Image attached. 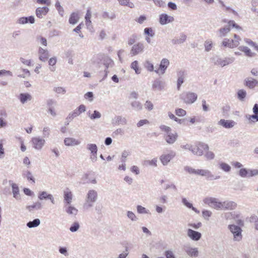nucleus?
Instances as JSON below:
<instances>
[{"instance_id":"7c9ffc66","label":"nucleus","mask_w":258,"mask_h":258,"mask_svg":"<svg viewBox=\"0 0 258 258\" xmlns=\"http://www.w3.org/2000/svg\"><path fill=\"white\" fill-rule=\"evenodd\" d=\"M64 203L65 205H71L73 198V194L71 191H64Z\"/></svg>"},{"instance_id":"f704fd0d","label":"nucleus","mask_w":258,"mask_h":258,"mask_svg":"<svg viewBox=\"0 0 258 258\" xmlns=\"http://www.w3.org/2000/svg\"><path fill=\"white\" fill-rule=\"evenodd\" d=\"M79 20V16L78 13H72L69 18V22L72 25L76 24Z\"/></svg>"},{"instance_id":"bf43d9fd","label":"nucleus","mask_w":258,"mask_h":258,"mask_svg":"<svg viewBox=\"0 0 258 258\" xmlns=\"http://www.w3.org/2000/svg\"><path fill=\"white\" fill-rule=\"evenodd\" d=\"M80 114H69V115L66 118L64 122V125L67 126L69 125L70 122L75 117L79 115Z\"/></svg>"},{"instance_id":"5fc2aeb1","label":"nucleus","mask_w":258,"mask_h":258,"mask_svg":"<svg viewBox=\"0 0 258 258\" xmlns=\"http://www.w3.org/2000/svg\"><path fill=\"white\" fill-rule=\"evenodd\" d=\"M138 64V61H137V60L134 61L131 63V67L132 69H133V70H134L135 71V72L137 74H140L141 73V71L139 69Z\"/></svg>"},{"instance_id":"69168bd1","label":"nucleus","mask_w":258,"mask_h":258,"mask_svg":"<svg viewBox=\"0 0 258 258\" xmlns=\"http://www.w3.org/2000/svg\"><path fill=\"white\" fill-rule=\"evenodd\" d=\"M130 154V152L127 151L126 150L123 151L121 154V158L120 159V161L121 163H124L126 162V158Z\"/></svg>"},{"instance_id":"603ef678","label":"nucleus","mask_w":258,"mask_h":258,"mask_svg":"<svg viewBox=\"0 0 258 258\" xmlns=\"http://www.w3.org/2000/svg\"><path fill=\"white\" fill-rule=\"evenodd\" d=\"M157 160L156 158H154L151 160H145L144 161V165L146 166H157Z\"/></svg>"},{"instance_id":"2eb2a0df","label":"nucleus","mask_w":258,"mask_h":258,"mask_svg":"<svg viewBox=\"0 0 258 258\" xmlns=\"http://www.w3.org/2000/svg\"><path fill=\"white\" fill-rule=\"evenodd\" d=\"M243 84L250 89H253L258 86V81L252 77H247L244 80Z\"/></svg>"},{"instance_id":"f8f14e48","label":"nucleus","mask_w":258,"mask_h":258,"mask_svg":"<svg viewBox=\"0 0 258 258\" xmlns=\"http://www.w3.org/2000/svg\"><path fill=\"white\" fill-rule=\"evenodd\" d=\"M197 175H200L203 176H206L208 180L217 179L220 178V176L216 177L207 169H197Z\"/></svg>"},{"instance_id":"c03bdc74","label":"nucleus","mask_w":258,"mask_h":258,"mask_svg":"<svg viewBox=\"0 0 258 258\" xmlns=\"http://www.w3.org/2000/svg\"><path fill=\"white\" fill-rule=\"evenodd\" d=\"M91 17V12L90 9H88L87 11V13L85 17L86 20V24L87 27H88L91 23V21H90Z\"/></svg>"},{"instance_id":"20e7f679","label":"nucleus","mask_w":258,"mask_h":258,"mask_svg":"<svg viewBox=\"0 0 258 258\" xmlns=\"http://www.w3.org/2000/svg\"><path fill=\"white\" fill-rule=\"evenodd\" d=\"M209 146L204 143L200 142L196 145H192L191 152L198 156L204 154L203 150H209Z\"/></svg>"},{"instance_id":"8fccbe9b","label":"nucleus","mask_w":258,"mask_h":258,"mask_svg":"<svg viewBox=\"0 0 258 258\" xmlns=\"http://www.w3.org/2000/svg\"><path fill=\"white\" fill-rule=\"evenodd\" d=\"M169 60L168 59H162V75L165 73V71L169 65Z\"/></svg>"},{"instance_id":"c9c22d12","label":"nucleus","mask_w":258,"mask_h":258,"mask_svg":"<svg viewBox=\"0 0 258 258\" xmlns=\"http://www.w3.org/2000/svg\"><path fill=\"white\" fill-rule=\"evenodd\" d=\"M22 176L24 178H26L28 181H31L32 183H35V179L30 171H23Z\"/></svg>"},{"instance_id":"c85d7f7f","label":"nucleus","mask_w":258,"mask_h":258,"mask_svg":"<svg viewBox=\"0 0 258 258\" xmlns=\"http://www.w3.org/2000/svg\"><path fill=\"white\" fill-rule=\"evenodd\" d=\"M42 208V205L41 202L37 201L31 205L27 206L26 209L30 212H32L34 210H39Z\"/></svg>"},{"instance_id":"052dcab7","label":"nucleus","mask_w":258,"mask_h":258,"mask_svg":"<svg viewBox=\"0 0 258 258\" xmlns=\"http://www.w3.org/2000/svg\"><path fill=\"white\" fill-rule=\"evenodd\" d=\"M207 151L205 154V157L208 160H211L214 159L215 158V154L212 151H209L208 150H207Z\"/></svg>"},{"instance_id":"bb28decb","label":"nucleus","mask_w":258,"mask_h":258,"mask_svg":"<svg viewBox=\"0 0 258 258\" xmlns=\"http://www.w3.org/2000/svg\"><path fill=\"white\" fill-rule=\"evenodd\" d=\"M39 56V58L42 61H46L49 57V52L47 50L39 47L38 51Z\"/></svg>"},{"instance_id":"37998d69","label":"nucleus","mask_w":258,"mask_h":258,"mask_svg":"<svg viewBox=\"0 0 258 258\" xmlns=\"http://www.w3.org/2000/svg\"><path fill=\"white\" fill-rule=\"evenodd\" d=\"M152 88L153 90H161V81L160 78L154 81L152 85Z\"/></svg>"},{"instance_id":"de8ad7c7","label":"nucleus","mask_w":258,"mask_h":258,"mask_svg":"<svg viewBox=\"0 0 258 258\" xmlns=\"http://www.w3.org/2000/svg\"><path fill=\"white\" fill-rule=\"evenodd\" d=\"M80 226L78 222H74L71 227H70V230L72 232H75L77 231Z\"/></svg>"},{"instance_id":"a211bd4d","label":"nucleus","mask_w":258,"mask_h":258,"mask_svg":"<svg viewBox=\"0 0 258 258\" xmlns=\"http://www.w3.org/2000/svg\"><path fill=\"white\" fill-rule=\"evenodd\" d=\"M16 23L19 24L24 25L26 24H34L35 23V18L33 16H30L28 17H22L19 18Z\"/></svg>"},{"instance_id":"c756f323","label":"nucleus","mask_w":258,"mask_h":258,"mask_svg":"<svg viewBox=\"0 0 258 258\" xmlns=\"http://www.w3.org/2000/svg\"><path fill=\"white\" fill-rule=\"evenodd\" d=\"M81 142L73 138H66L64 140V144L67 146L78 145Z\"/></svg>"},{"instance_id":"4d7b16f0","label":"nucleus","mask_w":258,"mask_h":258,"mask_svg":"<svg viewBox=\"0 0 258 258\" xmlns=\"http://www.w3.org/2000/svg\"><path fill=\"white\" fill-rule=\"evenodd\" d=\"M249 171L246 168H241L239 171V175L242 177H248Z\"/></svg>"},{"instance_id":"b1692460","label":"nucleus","mask_w":258,"mask_h":258,"mask_svg":"<svg viewBox=\"0 0 258 258\" xmlns=\"http://www.w3.org/2000/svg\"><path fill=\"white\" fill-rule=\"evenodd\" d=\"M113 126L117 125H125L127 123V120L125 118L122 117L121 116H115L112 120L111 122Z\"/></svg>"},{"instance_id":"1a4fd4ad","label":"nucleus","mask_w":258,"mask_h":258,"mask_svg":"<svg viewBox=\"0 0 258 258\" xmlns=\"http://www.w3.org/2000/svg\"><path fill=\"white\" fill-rule=\"evenodd\" d=\"M229 228L230 231L233 233L234 239L236 241H239L242 238V230L240 227L235 225H229Z\"/></svg>"},{"instance_id":"72a5a7b5","label":"nucleus","mask_w":258,"mask_h":258,"mask_svg":"<svg viewBox=\"0 0 258 258\" xmlns=\"http://www.w3.org/2000/svg\"><path fill=\"white\" fill-rule=\"evenodd\" d=\"M238 49L240 51L243 52L247 56L253 57L255 55V53L252 52L250 49L246 46H240L238 48Z\"/></svg>"},{"instance_id":"393cba45","label":"nucleus","mask_w":258,"mask_h":258,"mask_svg":"<svg viewBox=\"0 0 258 258\" xmlns=\"http://www.w3.org/2000/svg\"><path fill=\"white\" fill-rule=\"evenodd\" d=\"M186 35L181 33L180 34L179 37H175L171 40V42L173 44H180L184 43L186 40Z\"/></svg>"},{"instance_id":"09e8293b","label":"nucleus","mask_w":258,"mask_h":258,"mask_svg":"<svg viewBox=\"0 0 258 258\" xmlns=\"http://www.w3.org/2000/svg\"><path fill=\"white\" fill-rule=\"evenodd\" d=\"M244 40L246 44L254 47L256 50L258 51V45L255 42L248 38H245Z\"/></svg>"},{"instance_id":"864d4df0","label":"nucleus","mask_w":258,"mask_h":258,"mask_svg":"<svg viewBox=\"0 0 258 258\" xmlns=\"http://www.w3.org/2000/svg\"><path fill=\"white\" fill-rule=\"evenodd\" d=\"M144 34L150 37H153L155 35V33L151 27H147L144 29Z\"/></svg>"},{"instance_id":"6ab92c4d","label":"nucleus","mask_w":258,"mask_h":258,"mask_svg":"<svg viewBox=\"0 0 258 258\" xmlns=\"http://www.w3.org/2000/svg\"><path fill=\"white\" fill-rule=\"evenodd\" d=\"M239 44L238 40H230L225 38L222 42V45L229 48H234L237 47Z\"/></svg>"},{"instance_id":"774afa93","label":"nucleus","mask_w":258,"mask_h":258,"mask_svg":"<svg viewBox=\"0 0 258 258\" xmlns=\"http://www.w3.org/2000/svg\"><path fill=\"white\" fill-rule=\"evenodd\" d=\"M165 256L166 258H175V256L171 250H168L165 252Z\"/></svg>"},{"instance_id":"4468645a","label":"nucleus","mask_w":258,"mask_h":258,"mask_svg":"<svg viewBox=\"0 0 258 258\" xmlns=\"http://www.w3.org/2000/svg\"><path fill=\"white\" fill-rule=\"evenodd\" d=\"M103 64L104 66H105V69L104 70V76L102 79V80H104L106 78L107 76V75H108V69L109 68V67H113V66H114V62L109 57H105L103 58Z\"/></svg>"},{"instance_id":"a878e982","label":"nucleus","mask_w":258,"mask_h":258,"mask_svg":"<svg viewBox=\"0 0 258 258\" xmlns=\"http://www.w3.org/2000/svg\"><path fill=\"white\" fill-rule=\"evenodd\" d=\"M49 10L47 7H39L36 10V15L39 18H42L43 16L46 15Z\"/></svg>"},{"instance_id":"f257e3e1","label":"nucleus","mask_w":258,"mask_h":258,"mask_svg":"<svg viewBox=\"0 0 258 258\" xmlns=\"http://www.w3.org/2000/svg\"><path fill=\"white\" fill-rule=\"evenodd\" d=\"M162 131L165 133L164 138L168 144H172L176 141L177 134L175 132L172 131L170 127L162 125Z\"/></svg>"},{"instance_id":"0e129e2a","label":"nucleus","mask_w":258,"mask_h":258,"mask_svg":"<svg viewBox=\"0 0 258 258\" xmlns=\"http://www.w3.org/2000/svg\"><path fill=\"white\" fill-rule=\"evenodd\" d=\"M137 211L139 214H147L149 210L141 205H138L137 207Z\"/></svg>"},{"instance_id":"e2e57ef3","label":"nucleus","mask_w":258,"mask_h":258,"mask_svg":"<svg viewBox=\"0 0 258 258\" xmlns=\"http://www.w3.org/2000/svg\"><path fill=\"white\" fill-rule=\"evenodd\" d=\"M137 39V35L136 34H133L128 39L127 43L129 45H133Z\"/></svg>"},{"instance_id":"dca6fc26","label":"nucleus","mask_w":258,"mask_h":258,"mask_svg":"<svg viewBox=\"0 0 258 258\" xmlns=\"http://www.w3.org/2000/svg\"><path fill=\"white\" fill-rule=\"evenodd\" d=\"M38 198L40 200H50L52 204H55L54 199L52 195L48 194L45 191H40L38 193Z\"/></svg>"},{"instance_id":"ea45409f","label":"nucleus","mask_w":258,"mask_h":258,"mask_svg":"<svg viewBox=\"0 0 258 258\" xmlns=\"http://www.w3.org/2000/svg\"><path fill=\"white\" fill-rule=\"evenodd\" d=\"M86 148L90 151V154L97 153L98 148L95 144H88Z\"/></svg>"},{"instance_id":"aec40b11","label":"nucleus","mask_w":258,"mask_h":258,"mask_svg":"<svg viewBox=\"0 0 258 258\" xmlns=\"http://www.w3.org/2000/svg\"><path fill=\"white\" fill-rule=\"evenodd\" d=\"M187 236L192 240L198 241L202 237V234L199 232L188 229L187 231Z\"/></svg>"},{"instance_id":"79ce46f5","label":"nucleus","mask_w":258,"mask_h":258,"mask_svg":"<svg viewBox=\"0 0 258 258\" xmlns=\"http://www.w3.org/2000/svg\"><path fill=\"white\" fill-rule=\"evenodd\" d=\"M237 94L238 99L243 101L246 97V92L243 89H240L238 91Z\"/></svg>"},{"instance_id":"cd10ccee","label":"nucleus","mask_w":258,"mask_h":258,"mask_svg":"<svg viewBox=\"0 0 258 258\" xmlns=\"http://www.w3.org/2000/svg\"><path fill=\"white\" fill-rule=\"evenodd\" d=\"M97 192L94 189H91L88 191L87 195V199L88 201L92 203H94L96 201L97 199Z\"/></svg>"},{"instance_id":"3c124183","label":"nucleus","mask_w":258,"mask_h":258,"mask_svg":"<svg viewBox=\"0 0 258 258\" xmlns=\"http://www.w3.org/2000/svg\"><path fill=\"white\" fill-rule=\"evenodd\" d=\"M131 106L137 110H139L142 108V104L138 101H134L131 103Z\"/></svg>"},{"instance_id":"a18cd8bd","label":"nucleus","mask_w":258,"mask_h":258,"mask_svg":"<svg viewBox=\"0 0 258 258\" xmlns=\"http://www.w3.org/2000/svg\"><path fill=\"white\" fill-rule=\"evenodd\" d=\"M204 46H205V50L206 52L210 51L213 47L212 41L211 40H206L205 42Z\"/></svg>"},{"instance_id":"6e6552de","label":"nucleus","mask_w":258,"mask_h":258,"mask_svg":"<svg viewBox=\"0 0 258 258\" xmlns=\"http://www.w3.org/2000/svg\"><path fill=\"white\" fill-rule=\"evenodd\" d=\"M177 74V89L179 91L182 84L184 83L187 75V72L183 69H178L176 71Z\"/></svg>"},{"instance_id":"e433bc0d","label":"nucleus","mask_w":258,"mask_h":258,"mask_svg":"<svg viewBox=\"0 0 258 258\" xmlns=\"http://www.w3.org/2000/svg\"><path fill=\"white\" fill-rule=\"evenodd\" d=\"M102 17L104 19H109L112 20L116 18V15L114 12H111L110 13L104 11L102 14Z\"/></svg>"},{"instance_id":"5701e85b","label":"nucleus","mask_w":258,"mask_h":258,"mask_svg":"<svg viewBox=\"0 0 258 258\" xmlns=\"http://www.w3.org/2000/svg\"><path fill=\"white\" fill-rule=\"evenodd\" d=\"M9 183L12 188L13 197L16 200H20V190L18 185L16 183H13L12 180H10Z\"/></svg>"},{"instance_id":"39448f33","label":"nucleus","mask_w":258,"mask_h":258,"mask_svg":"<svg viewBox=\"0 0 258 258\" xmlns=\"http://www.w3.org/2000/svg\"><path fill=\"white\" fill-rule=\"evenodd\" d=\"M95 173L92 171L85 173L81 179L80 183L85 184L87 183L96 184L97 181L95 177Z\"/></svg>"},{"instance_id":"9b49d317","label":"nucleus","mask_w":258,"mask_h":258,"mask_svg":"<svg viewBox=\"0 0 258 258\" xmlns=\"http://www.w3.org/2000/svg\"><path fill=\"white\" fill-rule=\"evenodd\" d=\"M33 147L36 150H41L45 143L44 139L40 137H33L31 139Z\"/></svg>"},{"instance_id":"4be33fe9","label":"nucleus","mask_w":258,"mask_h":258,"mask_svg":"<svg viewBox=\"0 0 258 258\" xmlns=\"http://www.w3.org/2000/svg\"><path fill=\"white\" fill-rule=\"evenodd\" d=\"M237 207V204L233 201H226L222 202V210H232Z\"/></svg>"},{"instance_id":"412c9836","label":"nucleus","mask_w":258,"mask_h":258,"mask_svg":"<svg viewBox=\"0 0 258 258\" xmlns=\"http://www.w3.org/2000/svg\"><path fill=\"white\" fill-rule=\"evenodd\" d=\"M236 122L232 120H225L221 119L218 121V124L226 128H231L235 124Z\"/></svg>"},{"instance_id":"9d476101","label":"nucleus","mask_w":258,"mask_h":258,"mask_svg":"<svg viewBox=\"0 0 258 258\" xmlns=\"http://www.w3.org/2000/svg\"><path fill=\"white\" fill-rule=\"evenodd\" d=\"M183 250L190 257H198L199 255L198 248L191 247L189 244H185L183 247Z\"/></svg>"},{"instance_id":"680f3d73","label":"nucleus","mask_w":258,"mask_h":258,"mask_svg":"<svg viewBox=\"0 0 258 258\" xmlns=\"http://www.w3.org/2000/svg\"><path fill=\"white\" fill-rule=\"evenodd\" d=\"M121 245L125 248V250L126 252L133 247V244L126 241L122 242Z\"/></svg>"},{"instance_id":"ddd939ff","label":"nucleus","mask_w":258,"mask_h":258,"mask_svg":"<svg viewBox=\"0 0 258 258\" xmlns=\"http://www.w3.org/2000/svg\"><path fill=\"white\" fill-rule=\"evenodd\" d=\"M144 49V45L141 42L134 44L131 50L130 53L132 56L136 55L143 52Z\"/></svg>"},{"instance_id":"49530a36","label":"nucleus","mask_w":258,"mask_h":258,"mask_svg":"<svg viewBox=\"0 0 258 258\" xmlns=\"http://www.w3.org/2000/svg\"><path fill=\"white\" fill-rule=\"evenodd\" d=\"M119 4L121 6H127L131 8L134 7V5L132 3H130V0H117Z\"/></svg>"},{"instance_id":"f3484780","label":"nucleus","mask_w":258,"mask_h":258,"mask_svg":"<svg viewBox=\"0 0 258 258\" xmlns=\"http://www.w3.org/2000/svg\"><path fill=\"white\" fill-rule=\"evenodd\" d=\"M175 154L174 151L171 150L162 155V165H166L175 157Z\"/></svg>"},{"instance_id":"423d86ee","label":"nucleus","mask_w":258,"mask_h":258,"mask_svg":"<svg viewBox=\"0 0 258 258\" xmlns=\"http://www.w3.org/2000/svg\"><path fill=\"white\" fill-rule=\"evenodd\" d=\"M205 204L217 210H222V202L215 198H207L204 200Z\"/></svg>"},{"instance_id":"a19ab883","label":"nucleus","mask_w":258,"mask_h":258,"mask_svg":"<svg viewBox=\"0 0 258 258\" xmlns=\"http://www.w3.org/2000/svg\"><path fill=\"white\" fill-rule=\"evenodd\" d=\"M219 165L220 168L225 172H228L231 170L230 166L225 162H221Z\"/></svg>"},{"instance_id":"2f4dec72","label":"nucleus","mask_w":258,"mask_h":258,"mask_svg":"<svg viewBox=\"0 0 258 258\" xmlns=\"http://www.w3.org/2000/svg\"><path fill=\"white\" fill-rule=\"evenodd\" d=\"M64 208H65V211L66 213H67L69 215H76L78 214V210L74 207L69 205H65L64 206Z\"/></svg>"},{"instance_id":"f03ea898","label":"nucleus","mask_w":258,"mask_h":258,"mask_svg":"<svg viewBox=\"0 0 258 258\" xmlns=\"http://www.w3.org/2000/svg\"><path fill=\"white\" fill-rule=\"evenodd\" d=\"M211 60L215 65L223 67L232 63L234 61V58L233 57L221 58L219 56H216L211 58Z\"/></svg>"},{"instance_id":"338daca9","label":"nucleus","mask_w":258,"mask_h":258,"mask_svg":"<svg viewBox=\"0 0 258 258\" xmlns=\"http://www.w3.org/2000/svg\"><path fill=\"white\" fill-rule=\"evenodd\" d=\"M54 103V101L52 99H49L47 101V105L48 106V111L50 113H54V109L52 107V104Z\"/></svg>"},{"instance_id":"13d9d810","label":"nucleus","mask_w":258,"mask_h":258,"mask_svg":"<svg viewBox=\"0 0 258 258\" xmlns=\"http://www.w3.org/2000/svg\"><path fill=\"white\" fill-rule=\"evenodd\" d=\"M55 7L56 9H57V10L58 11L59 14L61 16H63L64 10H63V8L60 6V3L58 1H56V3L55 4Z\"/></svg>"},{"instance_id":"7ed1b4c3","label":"nucleus","mask_w":258,"mask_h":258,"mask_svg":"<svg viewBox=\"0 0 258 258\" xmlns=\"http://www.w3.org/2000/svg\"><path fill=\"white\" fill-rule=\"evenodd\" d=\"M180 99L186 104H192L198 98L196 93L190 91L183 92L180 95Z\"/></svg>"},{"instance_id":"6e6d98bb","label":"nucleus","mask_w":258,"mask_h":258,"mask_svg":"<svg viewBox=\"0 0 258 258\" xmlns=\"http://www.w3.org/2000/svg\"><path fill=\"white\" fill-rule=\"evenodd\" d=\"M246 118L253 122L258 121V114H253L252 115H246Z\"/></svg>"},{"instance_id":"4c0bfd02","label":"nucleus","mask_w":258,"mask_h":258,"mask_svg":"<svg viewBox=\"0 0 258 258\" xmlns=\"http://www.w3.org/2000/svg\"><path fill=\"white\" fill-rule=\"evenodd\" d=\"M40 224V220L36 218L34 219L33 221H30L28 222L26 224V225L29 228H35L38 226Z\"/></svg>"},{"instance_id":"58836bf2","label":"nucleus","mask_w":258,"mask_h":258,"mask_svg":"<svg viewBox=\"0 0 258 258\" xmlns=\"http://www.w3.org/2000/svg\"><path fill=\"white\" fill-rule=\"evenodd\" d=\"M174 19L172 16H170L166 14H162V25L167 24L174 21Z\"/></svg>"},{"instance_id":"0eeeda50","label":"nucleus","mask_w":258,"mask_h":258,"mask_svg":"<svg viewBox=\"0 0 258 258\" xmlns=\"http://www.w3.org/2000/svg\"><path fill=\"white\" fill-rule=\"evenodd\" d=\"M228 25L225 26L223 28H220L218 32L219 33V36L221 37H224L226 36V35L230 32V27L232 26L233 28H235L236 29H240V27L233 20H229L228 22Z\"/></svg>"},{"instance_id":"473e14b6","label":"nucleus","mask_w":258,"mask_h":258,"mask_svg":"<svg viewBox=\"0 0 258 258\" xmlns=\"http://www.w3.org/2000/svg\"><path fill=\"white\" fill-rule=\"evenodd\" d=\"M19 99L21 102L23 104L25 103L28 101H30L32 99V96L29 93H21L19 95Z\"/></svg>"}]
</instances>
